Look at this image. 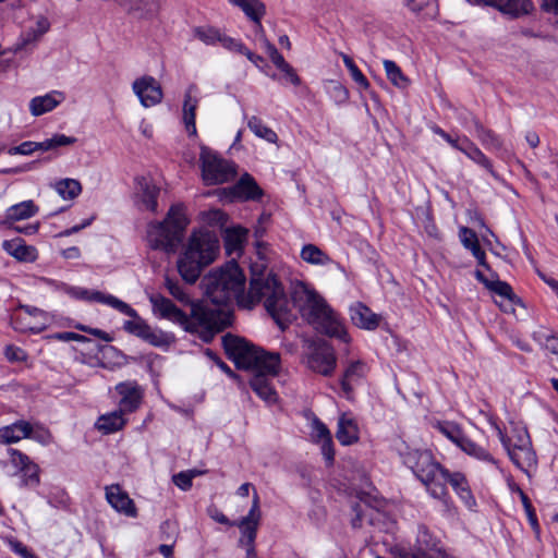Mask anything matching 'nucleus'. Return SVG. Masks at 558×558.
<instances>
[{
	"label": "nucleus",
	"mask_w": 558,
	"mask_h": 558,
	"mask_svg": "<svg viewBox=\"0 0 558 558\" xmlns=\"http://www.w3.org/2000/svg\"><path fill=\"white\" fill-rule=\"evenodd\" d=\"M63 99V93L53 90L44 96L34 97L29 102V110L33 116L38 117L53 110Z\"/></svg>",
	"instance_id": "nucleus-36"
},
{
	"label": "nucleus",
	"mask_w": 558,
	"mask_h": 558,
	"mask_svg": "<svg viewBox=\"0 0 558 558\" xmlns=\"http://www.w3.org/2000/svg\"><path fill=\"white\" fill-rule=\"evenodd\" d=\"M50 322L51 318L46 312L28 305H21L12 318L14 329L33 333H39L45 330Z\"/></svg>",
	"instance_id": "nucleus-12"
},
{
	"label": "nucleus",
	"mask_w": 558,
	"mask_h": 558,
	"mask_svg": "<svg viewBox=\"0 0 558 558\" xmlns=\"http://www.w3.org/2000/svg\"><path fill=\"white\" fill-rule=\"evenodd\" d=\"M300 257L303 262L315 266H327L333 262L326 252L311 243L302 247Z\"/></svg>",
	"instance_id": "nucleus-41"
},
{
	"label": "nucleus",
	"mask_w": 558,
	"mask_h": 558,
	"mask_svg": "<svg viewBox=\"0 0 558 558\" xmlns=\"http://www.w3.org/2000/svg\"><path fill=\"white\" fill-rule=\"evenodd\" d=\"M132 89L141 104L146 108L155 106L162 100L161 86L153 76L144 75L136 78L132 84Z\"/></svg>",
	"instance_id": "nucleus-16"
},
{
	"label": "nucleus",
	"mask_w": 558,
	"mask_h": 558,
	"mask_svg": "<svg viewBox=\"0 0 558 558\" xmlns=\"http://www.w3.org/2000/svg\"><path fill=\"white\" fill-rule=\"evenodd\" d=\"M259 496L255 492L253 495V502L248 513L238 522V527L241 532L240 544L245 547H254L257 535V530L260 522Z\"/></svg>",
	"instance_id": "nucleus-14"
},
{
	"label": "nucleus",
	"mask_w": 558,
	"mask_h": 558,
	"mask_svg": "<svg viewBox=\"0 0 558 558\" xmlns=\"http://www.w3.org/2000/svg\"><path fill=\"white\" fill-rule=\"evenodd\" d=\"M488 290L500 298V301L495 302L506 313L514 312L515 305L520 303V299L514 294L510 284L505 281L495 279L488 286Z\"/></svg>",
	"instance_id": "nucleus-31"
},
{
	"label": "nucleus",
	"mask_w": 558,
	"mask_h": 558,
	"mask_svg": "<svg viewBox=\"0 0 558 558\" xmlns=\"http://www.w3.org/2000/svg\"><path fill=\"white\" fill-rule=\"evenodd\" d=\"M2 248L19 262L31 263L37 258V250L20 238L3 241Z\"/></svg>",
	"instance_id": "nucleus-33"
},
{
	"label": "nucleus",
	"mask_w": 558,
	"mask_h": 558,
	"mask_svg": "<svg viewBox=\"0 0 558 558\" xmlns=\"http://www.w3.org/2000/svg\"><path fill=\"white\" fill-rule=\"evenodd\" d=\"M460 151L468 156L472 161L486 169L490 174H495L490 160L466 137L463 138V147H461Z\"/></svg>",
	"instance_id": "nucleus-43"
},
{
	"label": "nucleus",
	"mask_w": 558,
	"mask_h": 558,
	"mask_svg": "<svg viewBox=\"0 0 558 558\" xmlns=\"http://www.w3.org/2000/svg\"><path fill=\"white\" fill-rule=\"evenodd\" d=\"M247 238V230L242 227L227 228L223 232L225 248L228 255L239 256Z\"/></svg>",
	"instance_id": "nucleus-37"
},
{
	"label": "nucleus",
	"mask_w": 558,
	"mask_h": 558,
	"mask_svg": "<svg viewBox=\"0 0 558 558\" xmlns=\"http://www.w3.org/2000/svg\"><path fill=\"white\" fill-rule=\"evenodd\" d=\"M283 73V77L287 82L291 83L294 86L301 85L302 81L298 75L296 71L288 63L284 68L280 70Z\"/></svg>",
	"instance_id": "nucleus-63"
},
{
	"label": "nucleus",
	"mask_w": 558,
	"mask_h": 558,
	"mask_svg": "<svg viewBox=\"0 0 558 558\" xmlns=\"http://www.w3.org/2000/svg\"><path fill=\"white\" fill-rule=\"evenodd\" d=\"M199 102V89L196 84H190L184 93L183 100V123L189 135H196V109Z\"/></svg>",
	"instance_id": "nucleus-21"
},
{
	"label": "nucleus",
	"mask_w": 558,
	"mask_h": 558,
	"mask_svg": "<svg viewBox=\"0 0 558 558\" xmlns=\"http://www.w3.org/2000/svg\"><path fill=\"white\" fill-rule=\"evenodd\" d=\"M306 365L313 372L330 376L336 369L337 357L332 345L326 340L312 341L306 354Z\"/></svg>",
	"instance_id": "nucleus-11"
},
{
	"label": "nucleus",
	"mask_w": 558,
	"mask_h": 558,
	"mask_svg": "<svg viewBox=\"0 0 558 558\" xmlns=\"http://www.w3.org/2000/svg\"><path fill=\"white\" fill-rule=\"evenodd\" d=\"M223 348L238 367L252 369L254 375L250 380L251 388L265 402L271 404L277 401L271 379L279 373L280 355L268 353L246 341L232 335L222 337Z\"/></svg>",
	"instance_id": "nucleus-1"
},
{
	"label": "nucleus",
	"mask_w": 558,
	"mask_h": 558,
	"mask_svg": "<svg viewBox=\"0 0 558 558\" xmlns=\"http://www.w3.org/2000/svg\"><path fill=\"white\" fill-rule=\"evenodd\" d=\"M292 307H298L301 316L318 332L349 343L351 338L342 318L315 290L300 283L292 293Z\"/></svg>",
	"instance_id": "nucleus-3"
},
{
	"label": "nucleus",
	"mask_w": 558,
	"mask_h": 558,
	"mask_svg": "<svg viewBox=\"0 0 558 558\" xmlns=\"http://www.w3.org/2000/svg\"><path fill=\"white\" fill-rule=\"evenodd\" d=\"M123 410H114L98 417L95 426L104 434H112L122 429L126 423Z\"/></svg>",
	"instance_id": "nucleus-39"
},
{
	"label": "nucleus",
	"mask_w": 558,
	"mask_h": 558,
	"mask_svg": "<svg viewBox=\"0 0 558 558\" xmlns=\"http://www.w3.org/2000/svg\"><path fill=\"white\" fill-rule=\"evenodd\" d=\"M28 438H32L43 445H48L52 440V436H51L50 432L39 425H36V426L33 425V432Z\"/></svg>",
	"instance_id": "nucleus-59"
},
{
	"label": "nucleus",
	"mask_w": 558,
	"mask_h": 558,
	"mask_svg": "<svg viewBox=\"0 0 558 558\" xmlns=\"http://www.w3.org/2000/svg\"><path fill=\"white\" fill-rule=\"evenodd\" d=\"M56 192L63 198L72 201L82 192L81 183L75 179H61L54 184Z\"/></svg>",
	"instance_id": "nucleus-45"
},
{
	"label": "nucleus",
	"mask_w": 558,
	"mask_h": 558,
	"mask_svg": "<svg viewBox=\"0 0 558 558\" xmlns=\"http://www.w3.org/2000/svg\"><path fill=\"white\" fill-rule=\"evenodd\" d=\"M247 126L257 137L271 144H276L278 142L277 133L272 129L268 128L258 117H251L247 121Z\"/></svg>",
	"instance_id": "nucleus-44"
},
{
	"label": "nucleus",
	"mask_w": 558,
	"mask_h": 558,
	"mask_svg": "<svg viewBox=\"0 0 558 558\" xmlns=\"http://www.w3.org/2000/svg\"><path fill=\"white\" fill-rule=\"evenodd\" d=\"M351 319L360 328L373 330L379 325V317L362 303H356L350 310Z\"/></svg>",
	"instance_id": "nucleus-38"
},
{
	"label": "nucleus",
	"mask_w": 558,
	"mask_h": 558,
	"mask_svg": "<svg viewBox=\"0 0 558 558\" xmlns=\"http://www.w3.org/2000/svg\"><path fill=\"white\" fill-rule=\"evenodd\" d=\"M166 288L168 289L169 293L179 302L192 305L193 302H191L189 295L185 293L184 289L178 282L167 278Z\"/></svg>",
	"instance_id": "nucleus-52"
},
{
	"label": "nucleus",
	"mask_w": 558,
	"mask_h": 558,
	"mask_svg": "<svg viewBox=\"0 0 558 558\" xmlns=\"http://www.w3.org/2000/svg\"><path fill=\"white\" fill-rule=\"evenodd\" d=\"M475 2L493 7L511 17H519L521 15L529 14L534 9L531 0H475Z\"/></svg>",
	"instance_id": "nucleus-23"
},
{
	"label": "nucleus",
	"mask_w": 558,
	"mask_h": 558,
	"mask_svg": "<svg viewBox=\"0 0 558 558\" xmlns=\"http://www.w3.org/2000/svg\"><path fill=\"white\" fill-rule=\"evenodd\" d=\"M51 339H56L63 342L69 341H77V342H86L88 339L85 336H82L80 333L71 332V331H64V332H57L52 336H50Z\"/></svg>",
	"instance_id": "nucleus-60"
},
{
	"label": "nucleus",
	"mask_w": 558,
	"mask_h": 558,
	"mask_svg": "<svg viewBox=\"0 0 558 558\" xmlns=\"http://www.w3.org/2000/svg\"><path fill=\"white\" fill-rule=\"evenodd\" d=\"M367 372L368 367L363 361H355L348 365L341 378V388L347 398L351 397L355 386L361 384Z\"/></svg>",
	"instance_id": "nucleus-29"
},
{
	"label": "nucleus",
	"mask_w": 558,
	"mask_h": 558,
	"mask_svg": "<svg viewBox=\"0 0 558 558\" xmlns=\"http://www.w3.org/2000/svg\"><path fill=\"white\" fill-rule=\"evenodd\" d=\"M117 392L121 396L120 408L123 412L135 411L142 400L143 391L135 381L120 383L116 386Z\"/></svg>",
	"instance_id": "nucleus-27"
},
{
	"label": "nucleus",
	"mask_w": 558,
	"mask_h": 558,
	"mask_svg": "<svg viewBox=\"0 0 558 558\" xmlns=\"http://www.w3.org/2000/svg\"><path fill=\"white\" fill-rule=\"evenodd\" d=\"M384 69L387 78L397 88L403 89L409 85V78L402 73L400 66L392 60H384Z\"/></svg>",
	"instance_id": "nucleus-46"
},
{
	"label": "nucleus",
	"mask_w": 558,
	"mask_h": 558,
	"mask_svg": "<svg viewBox=\"0 0 558 558\" xmlns=\"http://www.w3.org/2000/svg\"><path fill=\"white\" fill-rule=\"evenodd\" d=\"M519 494H520V498H521L522 505L524 507V510L526 512L530 524L532 525V527L534 530H537L538 522H537L536 513H535V510H534L529 497L521 489H519Z\"/></svg>",
	"instance_id": "nucleus-56"
},
{
	"label": "nucleus",
	"mask_w": 558,
	"mask_h": 558,
	"mask_svg": "<svg viewBox=\"0 0 558 558\" xmlns=\"http://www.w3.org/2000/svg\"><path fill=\"white\" fill-rule=\"evenodd\" d=\"M434 427L460 448L465 454L478 461L498 466L497 460L489 453V451L470 439L457 423L442 421L437 422Z\"/></svg>",
	"instance_id": "nucleus-10"
},
{
	"label": "nucleus",
	"mask_w": 558,
	"mask_h": 558,
	"mask_svg": "<svg viewBox=\"0 0 558 558\" xmlns=\"http://www.w3.org/2000/svg\"><path fill=\"white\" fill-rule=\"evenodd\" d=\"M36 150H37L36 142L27 141V142H23L19 146L9 148L8 154L9 155L28 156V155H32Z\"/></svg>",
	"instance_id": "nucleus-58"
},
{
	"label": "nucleus",
	"mask_w": 558,
	"mask_h": 558,
	"mask_svg": "<svg viewBox=\"0 0 558 558\" xmlns=\"http://www.w3.org/2000/svg\"><path fill=\"white\" fill-rule=\"evenodd\" d=\"M4 353L7 359L12 362L25 361L27 357V354L24 350L14 345L7 347Z\"/></svg>",
	"instance_id": "nucleus-61"
},
{
	"label": "nucleus",
	"mask_w": 558,
	"mask_h": 558,
	"mask_svg": "<svg viewBox=\"0 0 558 558\" xmlns=\"http://www.w3.org/2000/svg\"><path fill=\"white\" fill-rule=\"evenodd\" d=\"M219 44L227 50L229 51H232V52H238V53H241L244 51L245 49V45L241 41V40H238L233 37H230L228 36L227 34L222 33L221 34V39L219 40Z\"/></svg>",
	"instance_id": "nucleus-54"
},
{
	"label": "nucleus",
	"mask_w": 558,
	"mask_h": 558,
	"mask_svg": "<svg viewBox=\"0 0 558 558\" xmlns=\"http://www.w3.org/2000/svg\"><path fill=\"white\" fill-rule=\"evenodd\" d=\"M219 247L214 232L204 229L193 231L177 262L182 279L187 283L196 282L202 271L217 258Z\"/></svg>",
	"instance_id": "nucleus-5"
},
{
	"label": "nucleus",
	"mask_w": 558,
	"mask_h": 558,
	"mask_svg": "<svg viewBox=\"0 0 558 558\" xmlns=\"http://www.w3.org/2000/svg\"><path fill=\"white\" fill-rule=\"evenodd\" d=\"M51 142V147L57 148L60 146L72 145L76 142L75 137L66 136L64 134H56L51 138H48Z\"/></svg>",
	"instance_id": "nucleus-62"
},
{
	"label": "nucleus",
	"mask_w": 558,
	"mask_h": 558,
	"mask_svg": "<svg viewBox=\"0 0 558 558\" xmlns=\"http://www.w3.org/2000/svg\"><path fill=\"white\" fill-rule=\"evenodd\" d=\"M440 481L444 483L445 486L446 483L448 482L468 508L472 509L473 507H475L476 500L471 492L465 474H463L462 472L450 473L447 470V474L441 475Z\"/></svg>",
	"instance_id": "nucleus-25"
},
{
	"label": "nucleus",
	"mask_w": 558,
	"mask_h": 558,
	"mask_svg": "<svg viewBox=\"0 0 558 558\" xmlns=\"http://www.w3.org/2000/svg\"><path fill=\"white\" fill-rule=\"evenodd\" d=\"M207 299L217 306L215 310L227 311L232 320V315L227 308L232 302L240 306V299L244 293L245 276L235 262L227 263L225 266L211 270L202 280Z\"/></svg>",
	"instance_id": "nucleus-6"
},
{
	"label": "nucleus",
	"mask_w": 558,
	"mask_h": 558,
	"mask_svg": "<svg viewBox=\"0 0 558 558\" xmlns=\"http://www.w3.org/2000/svg\"><path fill=\"white\" fill-rule=\"evenodd\" d=\"M11 549L20 555L22 558H38L33 551H31L25 545L21 542H11Z\"/></svg>",
	"instance_id": "nucleus-64"
},
{
	"label": "nucleus",
	"mask_w": 558,
	"mask_h": 558,
	"mask_svg": "<svg viewBox=\"0 0 558 558\" xmlns=\"http://www.w3.org/2000/svg\"><path fill=\"white\" fill-rule=\"evenodd\" d=\"M415 548L413 558H449L439 541L425 526H420L417 530Z\"/></svg>",
	"instance_id": "nucleus-17"
},
{
	"label": "nucleus",
	"mask_w": 558,
	"mask_h": 558,
	"mask_svg": "<svg viewBox=\"0 0 558 558\" xmlns=\"http://www.w3.org/2000/svg\"><path fill=\"white\" fill-rule=\"evenodd\" d=\"M9 462L15 469V473H22L25 485L39 483V468L28 456L17 449H8Z\"/></svg>",
	"instance_id": "nucleus-18"
},
{
	"label": "nucleus",
	"mask_w": 558,
	"mask_h": 558,
	"mask_svg": "<svg viewBox=\"0 0 558 558\" xmlns=\"http://www.w3.org/2000/svg\"><path fill=\"white\" fill-rule=\"evenodd\" d=\"M342 61L351 74L352 80L362 88L368 89L369 82L366 76L360 71V69L354 63L353 59L345 53H341Z\"/></svg>",
	"instance_id": "nucleus-50"
},
{
	"label": "nucleus",
	"mask_w": 558,
	"mask_h": 558,
	"mask_svg": "<svg viewBox=\"0 0 558 558\" xmlns=\"http://www.w3.org/2000/svg\"><path fill=\"white\" fill-rule=\"evenodd\" d=\"M106 499L108 504L119 513L129 518L137 517V509L134 501L130 498L128 493L123 490L120 485L112 484L105 488Z\"/></svg>",
	"instance_id": "nucleus-19"
},
{
	"label": "nucleus",
	"mask_w": 558,
	"mask_h": 558,
	"mask_svg": "<svg viewBox=\"0 0 558 558\" xmlns=\"http://www.w3.org/2000/svg\"><path fill=\"white\" fill-rule=\"evenodd\" d=\"M50 28V24L47 19L40 17L35 27H29L21 34L17 41L10 49L11 52L17 53L26 49L29 45L37 43L40 37L46 34Z\"/></svg>",
	"instance_id": "nucleus-30"
},
{
	"label": "nucleus",
	"mask_w": 558,
	"mask_h": 558,
	"mask_svg": "<svg viewBox=\"0 0 558 558\" xmlns=\"http://www.w3.org/2000/svg\"><path fill=\"white\" fill-rule=\"evenodd\" d=\"M149 301L155 315L180 325L191 333H197L205 342L211 341L216 333L231 325L227 311L211 308L208 304L192 303L191 314L187 316L161 294L149 295Z\"/></svg>",
	"instance_id": "nucleus-2"
},
{
	"label": "nucleus",
	"mask_w": 558,
	"mask_h": 558,
	"mask_svg": "<svg viewBox=\"0 0 558 558\" xmlns=\"http://www.w3.org/2000/svg\"><path fill=\"white\" fill-rule=\"evenodd\" d=\"M159 187L147 178L136 179L135 203L141 210L155 213Z\"/></svg>",
	"instance_id": "nucleus-20"
},
{
	"label": "nucleus",
	"mask_w": 558,
	"mask_h": 558,
	"mask_svg": "<svg viewBox=\"0 0 558 558\" xmlns=\"http://www.w3.org/2000/svg\"><path fill=\"white\" fill-rule=\"evenodd\" d=\"M511 461L525 473L536 465V454L532 445L511 446V439L504 445Z\"/></svg>",
	"instance_id": "nucleus-26"
},
{
	"label": "nucleus",
	"mask_w": 558,
	"mask_h": 558,
	"mask_svg": "<svg viewBox=\"0 0 558 558\" xmlns=\"http://www.w3.org/2000/svg\"><path fill=\"white\" fill-rule=\"evenodd\" d=\"M228 2L242 10L245 16L256 26V33L264 34L262 19L266 15V5L260 0H228Z\"/></svg>",
	"instance_id": "nucleus-28"
},
{
	"label": "nucleus",
	"mask_w": 558,
	"mask_h": 558,
	"mask_svg": "<svg viewBox=\"0 0 558 558\" xmlns=\"http://www.w3.org/2000/svg\"><path fill=\"white\" fill-rule=\"evenodd\" d=\"M199 162L202 178L206 185L223 184L236 175L235 165L223 159L206 146L201 147Z\"/></svg>",
	"instance_id": "nucleus-9"
},
{
	"label": "nucleus",
	"mask_w": 558,
	"mask_h": 558,
	"mask_svg": "<svg viewBox=\"0 0 558 558\" xmlns=\"http://www.w3.org/2000/svg\"><path fill=\"white\" fill-rule=\"evenodd\" d=\"M189 220L182 204L172 205L163 221L147 226L146 240L154 250L173 253L181 242Z\"/></svg>",
	"instance_id": "nucleus-7"
},
{
	"label": "nucleus",
	"mask_w": 558,
	"mask_h": 558,
	"mask_svg": "<svg viewBox=\"0 0 558 558\" xmlns=\"http://www.w3.org/2000/svg\"><path fill=\"white\" fill-rule=\"evenodd\" d=\"M66 294L76 300L106 304L120 313H131L129 304L111 294H105L97 290H88L81 287H68Z\"/></svg>",
	"instance_id": "nucleus-15"
},
{
	"label": "nucleus",
	"mask_w": 558,
	"mask_h": 558,
	"mask_svg": "<svg viewBox=\"0 0 558 558\" xmlns=\"http://www.w3.org/2000/svg\"><path fill=\"white\" fill-rule=\"evenodd\" d=\"M33 425L26 421H17L0 428V442L13 444L32 435Z\"/></svg>",
	"instance_id": "nucleus-35"
},
{
	"label": "nucleus",
	"mask_w": 558,
	"mask_h": 558,
	"mask_svg": "<svg viewBox=\"0 0 558 558\" xmlns=\"http://www.w3.org/2000/svg\"><path fill=\"white\" fill-rule=\"evenodd\" d=\"M401 456L403 463L425 485L432 497L444 499L448 495L447 487L440 481V476L447 474V469L435 460L430 451L407 449Z\"/></svg>",
	"instance_id": "nucleus-8"
},
{
	"label": "nucleus",
	"mask_w": 558,
	"mask_h": 558,
	"mask_svg": "<svg viewBox=\"0 0 558 558\" xmlns=\"http://www.w3.org/2000/svg\"><path fill=\"white\" fill-rule=\"evenodd\" d=\"M202 474L196 470H190L186 472H180L173 475V483L182 490H189L192 487V481L195 476Z\"/></svg>",
	"instance_id": "nucleus-51"
},
{
	"label": "nucleus",
	"mask_w": 558,
	"mask_h": 558,
	"mask_svg": "<svg viewBox=\"0 0 558 558\" xmlns=\"http://www.w3.org/2000/svg\"><path fill=\"white\" fill-rule=\"evenodd\" d=\"M407 5L415 13L423 12L425 19H435L438 14L437 4L434 0H408Z\"/></svg>",
	"instance_id": "nucleus-47"
},
{
	"label": "nucleus",
	"mask_w": 558,
	"mask_h": 558,
	"mask_svg": "<svg viewBox=\"0 0 558 558\" xmlns=\"http://www.w3.org/2000/svg\"><path fill=\"white\" fill-rule=\"evenodd\" d=\"M222 32L214 26H198L194 28V36L208 46H214L221 39Z\"/></svg>",
	"instance_id": "nucleus-48"
},
{
	"label": "nucleus",
	"mask_w": 558,
	"mask_h": 558,
	"mask_svg": "<svg viewBox=\"0 0 558 558\" xmlns=\"http://www.w3.org/2000/svg\"><path fill=\"white\" fill-rule=\"evenodd\" d=\"M203 220L211 226H223L227 221V215L220 209H210L202 214Z\"/></svg>",
	"instance_id": "nucleus-53"
},
{
	"label": "nucleus",
	"mask_w": 558,
	"mask_h": 558,
	"mask_svg": "<svg viewBox=\"0 0 558 558\" xmlns=\"http://www.w3.org/2000/svg\"><path fill=\"white\" fill-rule=\"evenodd\" d=\"M126 4L133 14L140 19H149L157 14L159 10L158 0H126Z\"/></svg>",
	"instance_id": "nucleus-42"
},
{
	"label": "nucleus",
	"mask_w": 558,
	"mask_h": 558,
	"mask_svg": "<svg viewBox=\"0 0 558 558\" xmlns=\"http://www.w3.org/2000/svg\"><path fill=\"white\" fill-rule=\"evenodd\" d=\"M360 430L356 421L348 413L340 415L336 437L343 446L357 442Z\"/></svg>",
	"instance_id": "nucleus-32"
},
{
	"label": "nucleus",
	"mask_w": 558,
	"mask_h": 558,
	"mask_svg": "<svg viewBox=\"0 0 558 558\" xmlns=\"http://www.w3.org/2000/svg\"><path fill=\"white\" fill-rule=\"evenodd\" d=\"M231 192L236 197L245 201H256L263 196L262 189L258 186L255 179L248 173H244L240 178V180L232 186Z\"/></svg>",
	"instance_id": "nucleus-34"
},
{
	"label": "nucleus",
	"mask_w": 558,
	"mask_h": 558,
	"mask_svg": "<svg viewBox=\"0 0 558 558\" xmlns=\"http://www.w3.org/2000/svg\"><path fill=\"white\" fill-rule=\"evenodd\" d=\"M264 44H265L266 51H267L268 57L271 60V62L279 70L284 68L288 64V62L284 60L283 56L277 50V48L271 43H269L267 39L264 40Z\"/></svg>",
	"instance_id": "nucleus-55"
},
{
	"label": "nucleus",
	"mask_w": 558,
	"mask_h": 558,
	"mask_svg": "<svg viewBox=\"0 0 558 558\" xmlns=\"http://www.w3.org/2000/svg\"><path fill=\"white\" fill-rule=\"evenodd\" d=\"M459 238L462 245L472 252L478 264L485 266L486 255L480 246L476 233L468 227H461L459 230Z\"/></svg>",
	"instance_id": "nucleus-40"
},
{
	"label": "nucleus",
	"mask_w": 558,
	"mask_h": 558,
	"mask_svg": "<svg viewBox=\"0 0 558 558\" xmlns=\"http://www.w3.org/2000/svg\"><path fill=\"white\" fill-rule=\"evenodd\" d=\"M311 437L314 442L320 445L322 453L328 463L335 459V450L331 433L328 427L318 418L313 417L311 423Z\"/></svg>",
	"instance_id": "nucleus-22"
},
{
	"label": "nucleus",
	"mask_w": 558,
	"mask_h": 558,
	"mask_svg": "<svg viewBox=\"0 0 558 558\" xmlns=\"http://www.w3.org/2000/svg\"><path fill=\"white\" fill-rule=\"evenodd\" d=\"M262 300L268 314L282 330L295 317L282 284L271 272L253 274L247 293L240 299V307L251 310Z\"/></svg>",
	"instance_id": "nucleus-4"
},
{
	"label": "nucleus",
	"mask_w": 558,
	"mask_h": 558,
	"mask_svg": "<svg viewBox=\"0 0 558 558\" xmlns=\"http://www.w3.org/2000/svg\"><path fill=\"white\" fill-rule=\"evenodd\" d=\"M477 136L482 144L487 148L499 150L502 147V141L493 131L485 129L478 122L475 123Z\"/></svg>",
	"instance_id": "nucleus-49"
},
{
	"label": "nucleus",
	"mask_w": 558,
	"mask_h": 558,
	"mask_svg": "<svg viewBox=\"0 0 558 558\" xmlns=\"http://www.w3.org/2000/svg\"><path fill=\"white\" fill-rule=\"evenodd\" d=\"M513 436L511 439V446H524L531 444L530 435L525 427H515L513 429Z\"/></svg>",
	"instance_id": "nucleus-57"
},
{
	"label": "nucleus",
	"mask_w": 558,
	"mask_h": 558,
	"mask_svg": "<svg viewBox=\"0 0 558 558\" xmlns=\"http://www.w3.org/2000/svg\"><path fill=\"white\" fill-rule=\"evenodd\" d=\"M129 308L131 313H123L132 318L124 322L123 328L125 331L143 339L154 347H161L168 343L167 336L163 332L151 328L130 305Z\"/></svg>",
	"instance_id": "nucleus-13"
},
{
	"label": "nucleus",
	"mask_w": 558,
	"mask_h": 558,
	"mask_svg": "<svg viewBox=\"0 0 558 558\" xmlns=\"http://www.w3.org/2000/svg\"><path fill=\"white\" fill-rule=\"evenodd\" d=\"M38 211L39 207L32 199L14 204L5 210L3 219L0 220V227L10 228L17 221L36 216Z\"/></svg>",
	"instance_id": "nucleus-24"
}]
</instances>
